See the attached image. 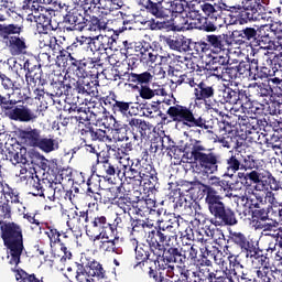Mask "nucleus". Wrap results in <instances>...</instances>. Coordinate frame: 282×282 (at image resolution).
<instances>
[{
  "label": "nucleus",
  "instance_id": "nucleus-1",
  "mask_svg": "<svg viewBox=\"0 0 282 282\" xmlns=\"http://www.w3.org/2000/svg\"><path fill=\"white\" fill-rule=\"evenodd\" d=\"M178 226L180 220L175 217L167 223L158 220V226L148 232L147 241L150 245V251L155 257L154 265L158 270H166V276L172 279V282H186L191 276V271L186 267H182L188 261V258L177 243L175 230ZM171 263L178 265L175 267Z\"/></svg>",
  "mask_w": 282,
  "mask_h": 282
},
{
  "label": "nucleus",
  "instance_id": "nucleus-2",
  "mask_svg": "<svg viewBox=\"0 0 282 282\" xmlns=\"http://www.w3.org/2000/svg\"><path fill=\"white\" fill-rule=\"evenodd\" d=\"M0 237L3 241L4 248H7L11 257L9 264L14 265L11 270L15 273V280L25 282V279H28V272L19 268V263H21V256L25 250L23 227L14 221L0 220Z\"/></svg>",
  "mask_w": 282,
  "mask_h": 282
},
{
  "label": "nucleus",
  "instance_id": "nucleus-3",
  "mask_svg": "<svg viewBox=\"0 0 282 282\" xmlns=\"http://www.w3.org/2000/svg\"><path fill=\"white\" fill-rule=\"evenodd\" d=\"M78 52H80L78 43H72L66 48L59 50L56 63L62 65L67 74H74L77 78H89V76L98 78V70L91 69L102 66L100 57H80Z\"/></svg>",
  "mask_w": 282,
  "mask_h": 282
},
{
  "label": "nucleus",
  "instance_id": "nucleus-4",
  "mask_svg": "<svg viewBox=\"0 0 282 282\" xmlns=\"http://www.w3.org/2000/svg\"><path fill=\"white\" fill-rule=\"evenodd\" d=\"M200 10L208 19L214 21L216 30L217 28L224 26L227 19H230V23H235L236 25H248V23L258 21L241 4L230 6L224 1L215 4L204 3L200 4Z\"/></svg>",
  "mask_w": 282,
  "mask_h": 282
},
{
  "label": "nucleus",
  "instance_id": "nucleus-5",
  "mask_svg": "<svg viewBox=\"0 0 282 282\" xmlns=\"http://www.w3.org/2000/svg\"><path fill=\"white\" fill-rule=\"evenodd\" d=\"M185 151L191 159L194 160L195 164L199 166L203 173L213 175L219 171L221 164V156L215 152H207L206 145L202 140L191 138L185 143Z\"/></svg>",
  "mask_w": 282,
  "mask_h": 282
},
{
  "label": "nucleus",
  "instance_id": "nucleus-6",
  "mask_svg": "<svg viewBox=\"0 0 282 282\" xmlns=\"http://www.w3.org/2000/svg\"><path fill=\"white\" fill-rule=\"evenodd\" d=\"M166 116L171 118L172 122H176V124H184V127H188V129L197 127L198 129H204L207 133H213V119L206 120L204 116L195 115L193 110L186 106L180 104L171 106L166 110Z\"/></svg>",
  "mask_w": 282,
  "mask_h": 282
},
{
  "label": "nucleus",
  "instance_id": "nucleus-7",
  "mask_svg": "<svg viewBox=\"0 0 282 282\" xmlns=\"http://www.w3.org/2000/svg\"><path fill=\"white\" fill-rule=\"evenodd\" d=\"M229 241L234 246H237L241 252H245L246 259H250L252 263L258 261L260 265H264L265 261H268V257L263 254V250L259 247V242H254V240L249 239L246 234L241 231H230Z\"/></svg>",
  "mask_w": 282,
  "mask_h": 282
},
{
  "label": "nucleus",
  "instance_id": "nucleus-8",
  "mask_svg": "<svg viewBox=\"0 0 282 282\" xmlns=\"http://www.w3.org/2000/svg\"><path fill=\"white\" fill-rule=\"evenodd\" d=\"M238 124L246 135H252L253 133L258 140L261 138V135H259V131L272 133L279 130V121L272 122L265 120V118L259 119L257 117H249L246 115L238 117Z\"/></svg>",
  "mask_w": 282,
  "mask_h": 282
},
{
  "label": "nucleus",
  "instance_id": "nucleus-9",
  "mask_svg": "<svg viewBox=\"0 0 282 282\" xmlns=\"http://www.w3.org/2000/svg\"><path fill=\"white\" fill-rule=\"evenodd\" d=\"M210 215L214 216L215 226H237V214L232 208L226 206L223 198H216L215 200H208L205 203Z\"/></svg>",
  "mask_w": 282,
  "mask_h": 282
},
{
  "label": "nucleus",
  "instance_id": "nucleus-10",
  "mask_svg": "<svg viewBox=\"0 0 282 282\" xmlns=\"http://www.w3.org/2000/svg\"><path fill=\"white\" fill-rule=\"evenodd\" d=\"M23 32V24H9V29L2 43H6L11 56H23L28 54V40L21 36Z\"/></svg>",
  "mask_w": 282,
  "mask_h": 282
},
{
  "label": "nucleus",
  "instance_id": "nucleus-11",
  "mask_svg": "<svg viewBox=\"0 0 282 282\" xmlns=\"http://www.w3.org/2000/svg\"><path fill=\"white\" fill-rule=\"evenodd\" d=\"M2 112L13 122H36L39 118V115H36L34 110L29 108L24 102L21 104V100L17 99H11Z\"/></svg>",
  "mask_w": 282,
  "mask_h": 282
},
{
  "label": "nucleus",
  "instance_id": "nucleus-12",
  "mask_svg": "<svg viewBox=\"0 0 282 282\" xmlns=\"http://www.w3.org/2000/svg\"><path fill=\"white\" fill-rule=\"evenodd\" d=\"M86 235L94 237V241L99 239H109V237H116V226H112L107 216L97 215L91 218L88 225H85Z\"/></svg>",
  "mask_w": 282,
  "mask_h": 282
},
{
  "label": "nucleus",
  "instance_id": "nucleus-13",
  "mask_svg": "<svg viewBox=\"0 0 282 282\" xmlns=\"http://www.w3.org/2000/svg\"><path fill=\"white\" fill-rule=\"evenodd\" d=\"M203 193L205 195V203L213 202L215 199H221V191L224 193L237 189V184L230 183V181L221 180L218 176H210L208 184H202Z\"/></svg>",
  "mask_w": 282,
  "mask_h": 282
},
{
  "label": "nucleus",
  "instance_id": "nucleus-14",
  "mask_svg": "<svg viewBox=\"0 0 282 282\" xmlns=\"http://www.w3.org/2000/svg\"><path fill=\"white\" fill-rule=\"evenodd\" d=\"M185 23L187 24V26H185L186 30H203V32H217L215 20L202 15V13L197 10H191L188 12V20H186Z\"/></svg>",
  "mask_w": 282,
  "mask_h": 282
},
{
  "label": "nucleus",
  "instance_id": "nucleus-15",
  "mask_svg": "<svg viewBox=\"0 0 282 282\" xmlns=\"http://www.w3.org/2000/svg\"><path fill=\"white\" fill-rule=\"evenodd\" d=\"M87 17L80 7H74L64 15V23H68L69 26L66 28L67 32H83V28L85 25V21H87Z\"/></svg>",
  "mask_w": 282,
  "mask_h": 282
},
{
  "label": "nucleus",
  "instance_id": "nucleus-16",
  "mask_svg": "<svg viewBox=\"0 0 282 282\" xmlns=\"http://www.w3.org/2000/svg\"><path fill=\"white\" fill-rule=\"evenodd\" d=\"M41 135V130L32 127L18 130V140L20 144L29 147L30 149H36Z\"/></svg>",
  "mask_w": 282,
  "mask_h": 282
},
{
  "label": "nucleus",
  "instance_id": "nucleus-17",
  "mask_svg": "<svg viewBox=\"0 0 282 282\" xmlns=\"http://www.w3.org/2000/svg\"><path fill=\"white\" fill-rule=\"evenodd\" d=\"M258 35L259 32L252 26H246L242 30H236L232 32L234 43L236 45H243L245 47L252 45V42L257 41Z\"/></svg>",
  "mask_w": 282,
  "mask_h": 282
},
{
  "label": "nucleus",
  "instance_id": "nucleus-18",
  "mask_svg": "<svg viewBox=\"0 0 282 282\" xmlns=\"http://www.w3.org/2000/svg\"><path fill=\"white\" fill-rule=\"evenodd\" d=\"M128 127L132 131L134 140L139 138L140 140H145V138L151 135L152 126L145 120L131 118L128 122Z\"/></svg>",
  "mask_w": 282,
  "mask_h": 282
},
{
  "label": "nucleus",
  "instance_id": "nucleus-19",
  "mask_svg": "<svg viewBox=\"0 0 282 282\" xmlns=\"http://www.w3.org/2000/svg\"><path fill=\"white\" fill-rule=\"evenodd\" d=\"M79 135L83 142H87L89 140L90 142H105V138H107V130L94 128L91 122H88L79 130Z\"/></svg>",
  "mask_w": 282,
  "mask_h": 282
},
{
  "label": "nucleus",
  "instance_id": "nucleus-20",
  "mask_svg": "<svg viewBox=\"0 0 282 282\" xmlns=\"http://www.w3.org/2000/svg\"><path fill=\"white\" fill-rule=\"evenodd\" d=\"M141 169H142V160L140 159L128 160V164L123 165V172L121 177H124L126 180H130V182H133L134 184H137V186H140Z\"/></svg>",
  "mask_w": 282,
  "mask_h": 282
},
{
  "label": "nucleus",
  "instance_id": "nucleus-21",
  "mask_svg": "<svg viewBox=\"0 0 282 282\" xmlns=\"http://www.w3.org/2000/svg\"><path fill=\"white\" fill-rule=\"evenodd\" d=\"M52 14H54V9H44L42 13L33 15L39 34H47V32L54 30V26H52Z\"/></svg>",
  "mask_w": 282,
  "mask_h": 282
},
{
  "label": "nucleus",
  "instance_id": "nucleus-22",
  "mask_svg": "<svg viewBox=\"0 0 282 282\" xmlns=\"http://www.w3.org/2000/svg\"><path fill=\"white\" fill-rule=\"evenodd\" d=\"M139 3L155 19H166L169 17L163 6V3H166V0H140Z\"/></svg>",
  "mask_w": 282,
  "mask_h": 282
},
{
  "label": "nucleus",
  "instance_id": "nucleus-23",
  "mask_svg": "<svg viewBox=\"0 0 282 282\" xmlns=\"http://www.w3.org/2000/svg\"><path fill=\"white\" fill-rule=\"evenodd\" d=\"M274 58H276V55L274 53L265 52L263 59L265 63L262 64L260 69L258 68L256 73V80H263V78H272L274 76V69H276V64H274Z\"/></svg>",
  "mask_w": 282,
  "mask_h": 282
},
{
  "label": "nucleus",
  "instance_id": "nucleus-24",
  "mask_svg": "<svg viewBox=\"0 0 282 282\" xmlns=\"http://www.w3.org/2000/svg\"><path fill=\"white\" fill-rule=\"evenodd\" d=\"M99 169L102 173V180L108 182V184H116V175L117 177L122 175V169H120V164L113 160L105 163L104 165H100Z\"/></svg>",
  "mask_w": 282,
  "mask_h": 282
},
{
  "label": "nucleus",
  "instance_id": "nucleus-25",
  "mask_svg": "<svg viewBox=\"0 0 282 282\" xmlns=\"http://www.w3.org/2000/svg\"><path fill=\"white\" fill-rule=\"evenodd\" d=\"M162 102L153 101L152 104H143L140 109V113L145 118H161V122H166L169 116L161 110Z\"/></svg>",
  "mask_w": 282,
  "mask_h": 282
},
{
  "label": "nucleus",
  "instance_id": "nucleus-26",
  "mask_svg": "<svg viewBox=\"0 0 282 282\" xmlns=\"http://www.w3.org/2000/svg\"><path fill=\"white\" fill-rule=\"evenodd\" d=\"M241 162H243V154L239 152L231 153L227 156L225 160L226 167L224 177H235V173L241 171Z\"/></svg>",
  "mask_w": 282,
  "mask_h": 282
},
{
  "label": "nucleus",
  "instance_id": "nucleus-27",
  "mask_svg": "<svg viewBox=\"0 0 282 282\" xmlns=\"http://www.w3.org/2000/svg\"><path fill=\"white\" fill-rule=\"evenodd\" d=\"M126 78L128 79V83H130V86L135 88L138 86L144 87L147 85H151L154 76L149 70L143 73H135L131 70L129 74H126Z\"/></svg>",
  "mask_w": 282,
  "mask_h": 282
},
{
  "label": "nucleus",
  "instance_id": "nucleus-28",
  "mask_svg": "<svg viewBox=\"0 0 282 282\" xmlns=\"http://www.w3.org/2000/svg\"><path fill=\"white\" fill-rule=\"evenodd\" d=\"M107 25H109L107 18L87 15L86 21L84 22L83 31L87 30L88 32H102L107 30Z\"/></svg>",
  "mask_w": 282,
  "mask_h": 282
},
{
  "label": "nucleus",
  "instance_id": "nucleus-29",
  "mask_svg": "<svg viewBox=\"0 0 282 282\" xmlns=\"http://www.w3.org/2000/svg\"><path fill=\"white\" fill-rule=\"evenodd\" d=\"M194 97L195 100H203L207 105L208 100L215 98V87L200 79L194 88Z\"/></svg>",
  "mask_w": 282,
  "mask_h": 282
},
{
  "label": "nucleus",
  "instance_id": "nucleus-30",
  "mask_svg": "<svg viewBox=\"0 0 282 282\" xmlns=\"http://www.w3.org/2000/svg\"><path fill=\"white\" fill-rule=\"evenodd\" d=\"M228 39H230L228 34L206 35V43H203V45L213 47L215 52H224V50H226V45H230V41H228Z\"/></svg>",
  "mask_w": 282,
  "mask_h": 282
},
{
  "label": "nucleus",
  "instance_id": "nucleus-31",
  "mask_svg": "<svg viewBox=\"0 0 282 282\" xmlns=\"http://www.w3.org/2000/svg\"><path fill=\"white\" fill-rule=\"evenodd\" d=\"M230 65V58L224 55H216L212 58L209 69L213 72V76L218 78L227 66Z\"/></svg>",
  "mask_w": 282,
  "mask_h": 282
},
{
  "label": "nucleus",
  "instance_id": "nucleus-32",
  "mask_svg": "<svg viewBox=\"0 0 282 282\" xmlns=\"http://www.w3.org/2000/svg\"><path fill=\"white\" fill-rule=\"evenodd\" d=\"M270 210H272V206L268 205L265 207L264 205L251 212L250 221L253 228H256L257 226H259V224H262L263 221H270Z\"/></svg>",
  "mask_w": 282,
  "mask_h": 282
},
{
  "label": "nucleus",
  "instance_id": "nucleus-33",
  "mask_svg": "<svg viewBox=\"0 0 282 282\" xmlns=\"http://www.w3.org/2000/svg\"><path fill=\"white\" fill-rule=\"evenodd\" d=\"M151 254V245H142L141 247L135 248V259H137V264L134 268H140L142 270L144 263L147 261H155V258H152Z\"/></svg>",
  "mask_w": 282,
  "mask_h": 282
},
{
  "label": "nucleus",
  "instance_id": "nucleus-34",
  "mask_svg": "<svg viewBox=\"0 0 282 282\" xmlns=\"http://www.w3.org/2000/svg\"><path fill=\"white\" fill-rule=\"evenodd\" d=\"M153 208H155V200L151 198H142L134 202L135 215H139V217H147V215H151V213H153Z\"/></svg>",
  "mask_w": 282,
  "mask_h": 282
},
{
  "label": "nucleus",
  "instance_id": "nucleus-35",
  "mask_svg": "<svg viewBox=\"0 0 282 282\" xmlns=\"http://www.w3.org/2000/svg\"><path fill=\"white\" fill-rule=\"evenodd\" d=\"M69 89H72V86L65 85L63 80H57L51 83L50 91H46V94L51 98H61V96H69Z\"/></svg>",
  "mask_w": 282,
  "mask_h": 282
},
{
  "label": "nucleus",
  "instance_id": "nucleus-36",
  "mask_svg": "<svg viewBox=\"0 0 282 282\" xmlns=\"http://www.w3.org/2000/svg\"><path fill=\"white\" fill-rule=\"evenodd\" d=\"M132 56L141 59V63L149 65V63H155V55L149 53V44L137 43L135 50Z\"/></svg>",
  "mask_w": 282,
  "mask_h": 282
},
{
  "label": "nucleus",
  "instance_id": "nucleus-37",
  "mask_svg": "<svg viewBox=\"0 0 282 282\" xmlns=\"http://www.w3.org/2000/svg\"><path fill=\"white\" fill-rule=\"evenodd\" d=\"M86 107L90 118L93 119V122H100L102 113L107 111V109L102 107V102L96 101L94 98H91L88 104H86Z\"/></svg>",
  "mask_w": 282,
  "mask_h": 282
},
{
  "label": "nucleus",
  "instance_id": "nucleus-38",
  "mask_svg": "<svg viewBox=\"0 0 282 282\" xmlns=\"http://www.w3.org/2000/svg\"><path fill=\"white\" fill-rule=\"evenodd\" d=\"M35 149H39L43 153H52L54 151H58L59 145L56 139L41 135Z\"/></svg>",
  "mask_w": 282,
  "mask_h": 282
},
{
  "label": "nucleus",
  "instance_id": "nucleus-39",
  "mask_svg": "<svg viewBox=\"0 0 282 282\" xmlns=\"http://www.w3.org/2000/svg\"><path fill=\"white\" fill-rule=\"evenodd\" d=\"M198 75H195V73L189 72L181 75L176 82L175 85L177 87H191V89H195L197 85L199 84Z\"/></svg>",
  "mask_w": 282,
  "mask_h": 282
},
{
  "label": "nucleus",
  "instance_id": "nucleus-40",
  "mask_svg": "<svg viewBox=\"0 0 282 282\" xmlns=\"http://www.w3.org/2000/svg\"><path fill=\"white\" fill-rule=\"evenodd\" d=\"M240 8L259 21V17H261L259 10L263 8V4H261V0H241Z\"/></svg>",
  "mask_w": 282,
  "mask_h": 282
},
{
  "label": "nucleus",
  "instance_id": "nucleus-41",
  "mask_svg": "<svg viewBox=\"0 0 282 282\" xmlns=\"http://www.w3.org/2000/svg\"><path fill=\"white\" fill-rule=\"evenodd\" d=\"M47 180V177L40 178L36 174L33 177H31L29 183H26V186L33 189V192H30V194L33 195L34 197H40L41 195H43V188Z\"/></svg>",
  "mask_w": 282,
  "mask_h": 282
},
{
  "label": "nucleus",
  "instance_id": "nucleus-42",
  "mask_svg": "<svg viewBox=\"0 0 282 282\" xmlns=\"http://www.w3.org/2000/svg\"><path fill=\"white\" fill-rule=\"evenodd\" d=\"M243 98H248V95H246V90L241 89H232L230 87H227V102L229 105H240L243 107Z\"/></svg>",
  "mask_w": 282,
  "mask_h": 282
},
{
  "label": "nucleus",
  "instance_id": "nucleus-43",
  "mask_svg": "<svg viewBox=\"0 0 282 282\" xmlns=\"http://www.w3.org/2000/svg\"><path fill=\"white\" fill-rule=\"evenodd\" d=\"M77 46L82 48L84 45H86L87 50H90V52H100V44L98 42V36L91 37V36H80L79 39H76Z\"/></svg>",
  "mask_w": 282,
  "mask_h": 282
},
{
  "label": "nucleus",
  "instance_id": "nucleus-44",
  "mask_svg": "<svg viewBox=\"0 0 282 282\" xmlns=\"http://www.w3.org/2000/svg\"><path fill=\"white\" fill-rule=\"evenodd\" d=\"M241 202H246V204H248L250 213L265 206V199L256 193L250 196H242Z\"/></svg>",
  "mask_w": 282,
  "mask_h": 282
},
{
  "label": "nucleus",
  "instance_id": "nucleus-45",
  "mask_svg": "<svg viewBox=\"0 0 282 282\" xmlns=\"http://www.w3.org/2000/svg\"><path fill=\"white\" fill-rule=\"evenodd\" d=\"M249 89H252L253 91H256V95L259 96L260 98H268L269 96H273L272 86H270L269 82L251 83L249 84Z\"/></svg>",
  "mask_w": 282,
  "mask_h": 282
},
{
  "label": "nucleus",
  "instance_id": "nucleus-46",
  "mask_svg": "<svg viewBox=\"0 0 282 282\" xmlns=\"http://www.w3.org/2000/svg\"><path fill=\"white\" fill-rule=\"evenodd\" d=\"M193 204H195V202L187 200L186 197L180 196L174 204V210H178L182 215H193Z\"/></svg>",
  "mask_w": 282,
  "mask_h": 282
},
{
  "label": "nucleus",
  "instance_id": "nucleus-47",
  "mask_svg": "<svg viewBox=\"0 0 282 282\" xmlns=\"http://www.w3.org/2000/svg\"><path fill=\"white\" fill-rule=\"evenodd\" d=\"M118 39V34L113 32L112 35H97V41L99 43L100 52H107V50H113V45L116 40Z\"/></svg>",
  "mask_w": 282,
  "mask_h": 282
},
{
  "label": "nucleus",
  "instance_id": "nucleus-48",
  "mask_svg": "<svg viewBox=\"0 0 282 282\" xmlns=\"http://www.w3.org/2000/svg\"><path fill=\"white\" fill-rule=\"evenodd\" d=\"M116 241H118V236L115 235L113 239L101 240L99 243V250L102 252H113L115 254H122V247H117Z\"/></svg>",
  "mask_w": 282,
  "mask_h": 282
},
{
  "label": "nucleus",
  "instance_id": "nucleus-49",
  "mask_svg": "<svg viewBox=\"0 0 282 282\" xmlns=\"http://www.w3.org/2000/svg\"><path fill=\"white\" fill-rule=\"evenodd\" d=\"M44 229L46 237L48 238L50 245L51 246H56V243H63V240L61 239V231L56 229V226L50 225V224H44Z\"/></svg>",
  "mask_w": 282,
  "mask_h": 282
},
{
  "label": "nucleus",
  "instance_id": "nucleus-50",
  "mask_svg": "<svg viewBox=\"0 0 282 282\" xmlns=\"http://www.w3.org/2000/svg\"><path fill=\"white\" fill-rule=\"evenodd\" d=\"M23 67L26 72L25 76H43V69L36 59H26Z\"/></svg>",
  "mask_w": 282,
  "mask_h": 282
},
{
  "label": "nucleus",
  "instance_id": "nucleus-51",
  "mask_svg": "<svg viewBox=\"0 0 282 282\" xmlns=\"http://www.w3.org/2000/svg\"><path fill=\"white\" fill-rule=\"evenodd\" d=\"M236 72L238 74V78H249V80H257V73H253L250 69V64H248V62H240L238 66H236Z\"/></svg>",
  "mask_w": 282,
  "mask_h": 282
},
{
  "label": "nucleus",
  "instance_id": "nucleus-52",
  "mask_svg": "<svg viewBox=\"0 0 282 282\" xmlns=\"http://www.w3.org/2000/svg\"><path fill=\"white\" fill-rule=\"evenodd\" d=\"M238 177L245 182V186H252V184H261V182H263V177L261 178V174L256 170H252L249 173L239 172ZM248 180L252 183H249Z\"/></svg>",
  "mask_w": 282,
  "mask_h": 282
},
{
  "label": "nucleus",
  "instance_id": "nucleus-53",
  "mask_svg": "<svg viewBox=\"0 0 282 282\" xmlns=\"http://www.w3.org/2000/svg\"><path fill=\"white\" fill-rule=\"evenodd\" d=\"M129 221L131 226L128 227V229L131 230V235H135V232L137 234L144 232L147 228H151V225H149V223L140 218L135 219L133 218V216L129 217Z\"/></svg>",
  "mask_w": 282,
  "mask_h": 282
},
{
  "label": "nucleus",
  "instance_id": "nucleus-54",
  "mask_svg": "<svg viewBox=\"0 0 282 282\" xmlns=\"http://www.w3.org/2000/svg\"><path fill=\"white\" fill-rule=\"evenodd\" d=\"M220 80L225 83H236L239 79V75L237 73V66H231L230 64L221 72L218 77Z\"/></svg>",
  "mask_w": 282,
  "mask_h": 282
},
{
  "label": "nucleus",
  "instance_id": "nucleus-55",
  "mask_svg": "<svg viewBox=\"0 0 282 282\" xmlns=\"http://www.w3.org/2000/svg\"><path fill=\"white\" fill-rule=\"evenodd\" d=\"M26 85L30 89H36V87H45L47 80L43 78V75H25Z\"/></svg>",
  "mask_w": 282,
  "mask_h": 282
},
{
  "label": "nucleus",
  "instance_id": "nucleus-56",
  "mask_svg": "<svg viewBox=\"0 0 282 282\" xmlns=\"http://www.w3.org/2000/svg\"><path fill=\"white\" fill-rule=\"evenodd\" d=\"M2 195L4 197V202H8V204H21V193H19V189L12 188L10 185L7 186Z\"/></svg>",
  "mask_w": 282,
  "mask_h": 282
},
{
  "label": "nucleus",
  "instance_id": "nucleus-57",
  "mask_svg": "<svg viewBox=\"0 0 282 282\" xmlns=\"http://www.w3.org/2000/svg\"><path fill=\"white\" fill-rule=\"evenodd\" d=\"M116 205L122 213L128 214V217H131V209L134 208L135 202L131 200V197L128 196H120L119 199L116 202Z\"/></svg>",
  "mask_w": 282,
  "mask_h": 282
},
{
  "label": "nucleus",
  "instance_id": "nucleus-58",
  "mask_svg": "<svg viewBox=\"0 0 282 282\" xmlns=\"http://www.w3.org/2000/svg\"><path fill=\"white\" fill-rule=\"evenodd\" d=\"M54 181L47 178L44 187L42 188V194H40V197H46V199L50 202H56V189H54Z\"/></svg>",
  "mask_w": 282,
  "mask_h": 282
},
{
  "label": "nucleus",
  "instance_id": "nucleus-59",
  "mask_svg": "<svg viewBox=\"0 0 282 282\" xmlns=\"http://www.w3.org/2000/svg\"><path fill=\"white\" fill-rule=\"evenodd\" d=\"M131 105H133V101L117 99V101L115 102V107L112 108V113L115 116H127V113H129V109H131Z\"/></svg>",
  "mask_w": 282,
  "mask_h": 282
},
{
  "label": "nucleus",
  "instance_id": "nucleus-60",
  "mask_svg": "<svg viewBox=\"0 0 282 282\" xmlns=\"http://www.w3.org/2000/svg\"><path fill=\"white\" fill-rule=\"evenodd\" d=\"M152 177H158V171L155 167L149 163L141 165L140 186H142L143 180H150Z\"/></svg>",
  "mask_w": 282,
  "mask_h": 282
},
{
  "label": "nucleus",
  "instance_id": "nucleus-61",
  "mask_svg": "<svg viewBox=\"0 0 282 282\" xmlns=\"http://www.w3.org/2000/svg\"><path fill=\"white\" fill-rule=\"evenodd\" d=\"M210 250L208 248H200V254L198 256L194 265H200L202 268H213V261L208 259Z\"/></svg>",
  "mask_w": 282,
  "mask_h": 282
},
{
  "label": "nucleus",
  "instance_id": "nucleus-62",
  "mask_svg": "<svg viewBox=\"0 0 282 282\" xmlns=\"http://www.w3.org/2000/svg\"><path fill=\"white\" fill-rule=\"evenodd\" d=\"M85 268L88 272V276H100L101 279L105 276V269H102V264L98 261H93Z\"/></svg>",
  "mask_w": 282,
  "mask_h": 282
},
{
  "label": "nucleus",
  "instance_id": "nucleus-63",
  "mask_svg": "<svg viewBox=\"0 0 282 282\" xmlns=\"http://www.w3.org/2000/svg\"><path fill=\"white\" fill-rule=\"evenodd\" d=\"M94 216H89V212H74L73 213V219H75L77 221V224H79V226H89V224L91 223Z\"/></svg>",
  "mask_w": 282,
  "mask_h": 282
},
{
  "label": "nucleus",
  "instance_id": "nucleus-64",
  "mask_svg": "<svg viewBox=\"0 0 282 282\" xmlns=\"http://www.w3.org/2000/svg\"><path fill=\"white\" fill-rule=\"evenodd\" d=\"M87 276H89V272L87 271L85 264L75 263V279L77 282H87L89 279H87Z\"/></svg>",
  "mask_w": 282,
  "mask_h": 282
}]
</instances>
